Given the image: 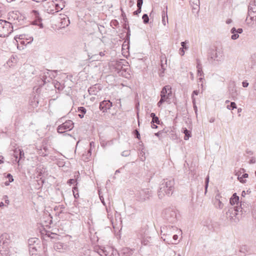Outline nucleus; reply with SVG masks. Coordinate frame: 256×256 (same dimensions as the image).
Wrapping results in <instances>:
<instances>
[{
    "label": "nucleus",
    "instance_id": "nucleus-1",
    "mask_svg": "<svg viewBox=\"0 0 256 256\" xmlns=\"http://www.w3.org/2000/svg\"><path fill=\"white\" fill-rule=\"evenodd\" d=\"M174 179L164 180L160 184L158 191V196L160 198H162L165 195L171 196L174 190Z\"/></svg>",
    "mask_w": 256,
    "mask_h": 256
},
{
    "label": "nucleus",
    "instance_id": "nucleus-2",
    "mask_svg": "<svg viewBox=\"0 0 256 256\" xmlns=\"http://www.w3.org/2000/svg\"><path fill=\"white\" fill-rule=\"evenodd\" d=\"M246 21L250 26L256 23V5L254 1L251 0L248 6V16Z\"/></svg>",
    "mask_w": 256,
    "mask_h": 256
},
{
    "label": "nucleus",
    "instance_id": "nucleus-3",
    "mask_svg": "<svg viewBox=\"0 0 256 256\" xmlns=\"http://www.w3.org/2000/svg\"><path fill=\"white\" fill-rule=\"evenodd\" d=\"M13 31L14 26L12 22L0 20V37H6Z\"/></svg>",
    "mask_w": 256,
    "mask_h": 256
},
{
    "label": "nucleus",
    "instance_id": "nucleus-4",
    "mask_svg": "<svg viewBox=\"0 0 256 256\" xmlns=\"http://www.w3.org/2000/svg\"><path fill=\"white\" fill-rule=\"evenodd\" d=\"M10 236L8 234H4L0 236V252H2V254L10 256L8 246L10 244Z\"/></svg>",
    "mask_w": 256,
    "mask_h": 256
},
{
    "label": "nucleus",
    "instance_id": "nucleus-5",
    "mask_svg": "<svg viewBox=\"0 0 256 256\" xmlns=\"http://www.w3.org/2000/svg\"><path fill=\"white\" fill-rule=\"evenodd\" d=\"M172 94L171 86L169 85L164 86L161 90L160 99L157 104L158 106L160 107L164 102L169 101L170 98L172 96Z\"/></svg>",
    "mask_w": 256,
    "mask_h": 256
},
{
    "label": "nucleus",
    "instance_id": "nucleus-6",
    "mask_svg": "<svg viewBox=\"0 0 256 256\" xmlns=\"http://www.w3.org/2000/svg\"><path fill=\"white\" fill-rule=\"evenodd\" d=\"M163 217L170 222L174 223L176 220V213L173 208H168L164 210Z\"/></svg>",
    "mask_w": 256,
    "mask_h": 256
},
{
    "label": "nucleus",
    "instance_id": "nucleus-7",
    "mask_svg": "<svg viewBox=\"0 0 256 256\" xmlns=\"http://www.w3.org/2000/svg\"><path fill=\"white\" fill-rule=\"evenodd\" d=\"M246 204L244 202H242L241 201L240 202V208H232L228 210V211L226 213V216L230 217V219H234V217L237 215V212L238 211V210L240 209L241 211L243 210L245 212H249L250 210L246 206Z\"/></svg>",
    "mask_w": 256,
    "mask_h": 256
},
{
    "label": "nucleus",
    "instance_id": "nucleus-8",
    "mask_svg": "<svg viewBox=\"0 0 256 256\" xmlns=\"http://www.w3.org/2000/svg\"><path fill=\"white\" fill-rule=\"evenodd\" d=\"M16 56L14 54H12L9 59L7 60L6 64L5 65L7 68H9L8 71V72L12 74V75H14L16 70Z\"/></svg>",
    "mask_w": 256,
    "mask_h": 256
},
{
    "label": "nucleus",
    "instance_id": "nucleus-9",
    "mask_svg": "<svg viewBox=\"0 0 256 256\" xmlns=\"http://www.w3.org/2000/svg\"><path fill=\"white\" fill-rule=\"evenodd\" d=\"M209 56L212 60L220 62L224 59V52L221 49L216 48L210 52Z\"/></svg>",
    "mask_w": 256,
    "mask_h": 256
},
{
    "label": "nucleus",
    "instance_id": "nucleus-10",
    "mask_svg": "<svg viewBox=\"0 0 256 256\" xmlns=\"http://www.w3.org/2000/svg\"><path fill=\"white\" fill-rule=\"evenodd\" d=\"M74 123L71 120H68L60 125L57 128V131L60 134H62L72 130L74 128Z\"/></svg>",
    "mask_w": 256,
    "mask_h": 256
},
{
    "label": "nucleus",
    "instance_id": "nucleus-11",
    "mask_svg": "<svg viewBox=\"0 0 256 256\" xmlns=\"http://www.w3.org/2000/svg\"><path fill=\"white\" fill-rule=\"evenodd\" d=\"M152 191L148 188L142 189L137 194V198L140 202H144L149 200L152 196Z\"/></svg>",
    "mask_w": 256,
    "mask_h": 256
},
{
    "label": "nucleus",
    "instance_id": "nucleus-12",
    "mask_svg": "<svg viewBox=\"0 0 256 256\" xmlns=\"http://www.w3.org/2000/svg\"><path fill=\"white\" fill-rule=\"evenodd\" d=\"M27 12L24 10H17V20L18 22V25L24 26L27 24Z\"/></svg>",
    "mask_w": 256,
    "mask_h": 256
},
{
    "label": "nucleus",
    "instance_id": "nucleus-13",
    "mask_svg": "<svg viewBox=\"0 0 256 256\" xmlns=\"http://www.w3.org/2000/svg\"><path fill=\"white\" fill-rule=\"evenodd\" d=\"M32 16L34 17L35 20L32 22V24L36 25L42 28L43 27L42 24L41 22L42 19L40 16L38 12L36 10L32 11Z\"/></svg>",
    "mask_w": 256,
    "mask_h": 256
},
{
    "label": "nucleus",
    "instance_id": "nucleus-14",
    "mask_svg": "<svg viewBox=\"0 0 256 256\" xmlns=\"http://www.w3.org/2000/svg\"><path fill=\"white\" fill-rule=\"evenodd\" d=\"M112 102L109 100H103L100 104V109L103 112H105L108 110L110 109L112 106Z\"/></svg>",
    "mask_w": 256,
    "mask_h": 256
},
{
    "label": "nucleus",
    "instance_id": "nucleus-15",
    "mask_svg": "<svg viewBox=\"0 0 256 256\" xmlns=\"http://www.w3.org/2000/svg\"><path fill=\"white\" fill-rule=\"evenodd\" d=\"M52 71H49L47 70L46 71L44 72L42 76V80L44 82V84H45L47 82H50L54 76H52Z\"/></svg>",
    "mask_w": 256,
    "mask_h": 256
},
{
    "label": "nucleus",
    "instance_id": "nucleus-16",
    "mask_svg": "<svg viewBox=\"0 0 256 256\" xmlns=\"http://www.w3.org/2000/svg\"><path fill=\"white\" fill-rule=\"evenodd\" d=\"M172 229L173 228V226H162L161 228H160V232H161V234L162 235V238H163L164 240V241H166L167 242H168V238H164V236H169L170 235V234H168V232H167V230L168 229Z\"/></svg>",
    "mask_w": 256,
    "mask_h": 256
},
{
    "label": "nucleus",
    "instance_id": "nucleus-17",
    "mask_svg": "<svg viewBox=\"0 0 256 256\" xmlns=\"http://www.w3.org/2000/svg\"><path fill=\"white\" fill-rule=\"evenodd\" d=\"M21 36H20L18 38L20 39V40L18 42L17 40V48L19 50H22L24 48L23 46H26L28 44H30L32 40V39H30L29 41H28V40H22V38H20Z\"/></svg>",
    "mask_w": 256,
    "mask_h": 256
},
{
    "label": "nucleus",
    "instance_id": "nucleus-18",
    "mask_svg": "<svg viewBox=\"0 0 256 256\" xmlns=\"http://www.w3.org/2000/svg\"><path fill=\"white\" fill-rule=\"evenodd\" d=\"M220 194H217L214 200V205L215 207L217 208L222 209L224 207V204L220 200Z\"/></svg>",
    "mask_w": 256,
    "mask_h": 256
},
{
    "label": "nucleus",
    "instance_id": "nucleus-19",
    "mask_svg": "<svg viewBox=\"0 0 256 256\" xmlns=\"http://www.w3.org/2000/svg\"><path fill=\"white\" fill-rule=\"evenodd\" d=\"M55 2V7L56 10H58V12L62 10L65 6V1L64 0H57V2Z\"/></svg>",
    "mask_w": 256,
    "mask_h": 256
},
{
    "label": "nucleus",
    "instance_id": "nucleus-20",
    "mask_svg": "<svg viewBox=\"0 0 256 256\" xmlns=\"http://www.w3.org/2000/svg\"><path fill=\"white\" fill-rule=\"evenodd\" d=\"M16 18V13L14 11H12L8 13V22H12V25L15 24V20Z\"/></svg>",
    "mask_w": 256,
    "mask_h": 256
},
{
    "label": "nucleus",
    "instance_id": "nucleus-21",
    "mask_svg": "<svg viewBox=\"0 0 256 256\" xmlns=\"http://www.w3.org/2000/svg\"><path fill=\"white\" fill-rule=\"evenodd\" d=\"M112 248L110 247L104 248V249H102L100 252V254L102 256H110Z\"/></svg>",
    "mask_w": 256,
    "mask_h": 256
},
{
    "label": "nucleus",
    "instance_id": "nucleus-22",
    "mask_svg": "<svg viewBox=\"0 0 256 256\" xmlns=\"http://www.w3.org/2000/svg\"><path fill=\"white\" fill-rule=\"evenodd\" d=\"M132 251L128 248H123L121 250L120 256H131Z\"/></svg>",
    "mask_w": 256,
    "mask_h": 256
},
{
    "label": "nucleus",
    "instance_id": "nucleus-23",
    "mask_svg": "<svg viewBox=\"0 0 256 256\" xmlns=\"http://www.w3.org/2000/svg\"><path fill=\"white\" fill-rule=\"evenodd\" d=\"M239 200V197L236 195V193L233 194L232 197L230 198V202L232 205L237 204Z\"/></svg>",
    "mask_w": 256,
    "mask_h": 256
},
{
    "label": "nucleus",
    "instance_id": "nucleus-24",
    "mask_svg": "<svg viewBox=\"0 0 256 256\" xmlns=\"http://www.w3.org/2000/svg\"><path fill=\"white\" fill-rule=\"evenodd\" d=\"M182 132L184 134V140H188L191 137V132L188 130L186 128H182Z\"/></svg>",
    "mask_w": 256,
    "mask_h": 256
},
{
    "label": "nucleus",
    "instance_id": "nucleus-25",
    "mask_svg": "<svg viewBox=\"0 0 256 256\" xmlns=\"http://www.w3.org/2000/svg\"><path fill=\"white\" fill-rule=\"evenodd\" d=\"M70 24V21L68 17H64L62 18L61 26L62 28L68 26Z\"/></svg>",
    "mask_w": 256,
    "mask_h": 256
},
{
    "label": "nucleus",
    "instance_id": "nucleus-26",
    "mask_svg": "<svg viewBox=\"0 0 256 256\" xmlns=\"http://www.w3.org/2000/svg\"><path fill=\"white\" fill-rule=\"evenodd\" d=\"M28 4L25 2L21 1L19 3V9L22 8V10L27 12L28 9Z\"/></svg>",
    "mask_w": 256,
    "mask_h": 256
},
{
    "label": "nucleus",
    "instance_id": "nucleus-27",
    "mask_svg": "<svg viewBox=\"0 0 256 256\" xmlns=\"http://www.w3.org/2000/svg\"><path fill=\"white\" fill-rule=\"evenodd\" d=\"M150 117L152 118L151 123H156V124H160V120L156 116V114L154 112L150 114Z\"/></svg>",
    "mask_w": 256,
    "mask_h": 256
},
{
    "label": "nucleus",
    "instance_id": "nucleus-28",
    "mask_svg": "<svg viewBox=\"0 0 256 256\" xmlns=\"http://www.w3.org/2000/svg\"><path fill=\"white\" fill-rule=\"evenodd\" d=\"M168 22V18L166 12L164 11L162 12V23L164 26L166 25V22Z\"/></svg>",
    "mask_w": 256,
    "mask_h": 256
},
{
    "label": "nucleus",
    "instance_id": "nucleus-29",
    "mask_svg": "<svg viewBox=\"0 0 256 256\" xmlns=\"http://www.w3.org/2000/svg\"><path fill=\"white\" fill-rule=\"evenodd\" d=\"M78 111L82 114H80L78 116L80 118L84 117V114L86 113V110L84 107H80L78 108Z\"/></svg>",
    "mask_w": 256,
    "mask_h": 256
},
{
    "label": "nucleus",
    "instance_id": "nucleus-30",
    "mask_svg": "<svg viewBox=\"0 0 256 256\" xmlns=\"http://www.w3.org/2000/svg\"><path fill=\"white\" fill-rule=\"evenodd\" d=\"M226 108L230 110H232L236 108V104L234 102H231L230 104H228L226 106Z\"/></svg>",
    "mask_w": 256,
    "mask_h": 256
},
{
    "label": "nucleus",
    "instance_id": "nucleus-31",
    "mask_svg": "<svg viewBox=\"0 0 256 256\" xmlns=\"http://www.w3.org/2000/svg\"><path fill=\"white\" fill-rule=\"evenodd\" d=\"M39 241L38 239L36 238H31L28 240V244L30 246H32L34 244L38 242Z\"/></svg>",
    "mask_w": 256,
    "mask_h": 256
},
{
    "label": "nucleus",
    "instance_id": "nucleus-32",
    "mask_svg": "<svg viewBox=\"0 0 256 256\" xmlns=\"http://www.w3.org/2000/svg\"><path fill=\"white\" fill-rule=\"evenodd\" d=\"M142 18L143 20V22L144 24H148L149 22V18L148 16V15L147 14H144L142 16Z\"/></svg>",
    "mask_w": 256,
    "mask_h": 256
},
{
    "label": "nucleus",
    "instance_id": "nucleus-33",
    "mask_svg": "<svg viewBox=\"0 0 256 256\" xmlns=\"http://www.w3.org/2000/svg\"><path fill=\"white\" fill-rule=\"evenodd\" d=\"M248 248L246 246H244L240 248V252H242L244 254H246V252H248Z\"/></svg>",
    "mask_w": 256,
    "mask_h": 256
},
{
    "label": "nucleus",
    "instance_id": "nucleus-34",
    "mask_svg": "<svg viewBox=\"0 0 256 256\" xmlns=\"http://www.w3.org/2000/svg\"><path fill=\"white\" fill-rule=\"evenodd\" d=\"M20 151V159L18 161H17V164L20 162V161H21L22 159V158L24 157V152L23 151L21 150H19Z\"/></svg>",
    "mask_w": 256,
    "mask_h": 256
},
{
    "label": "nucleus",
    "instance_id": "nucleus-35",
    "mask_svg": "<svg viewBox=\"0 0 256 256\" xmlns=\"http://www.w3.org/2000/svg\"><path fill=\"white\" fill-rule=\"evenodd\" d=\"M143 0H137V6L138 8L142 9Z\"/></svg>",
    "mask_w": 256,
    "mask_h": 256
},
{
    "label": "nucleus",
    "instance_id": "nucleus-36",
    "mask_svg": "<svg viewBox=\"0 0 256 256\" xmlns=\"http://www.w3.org/2000/svg\"><path fill=\"white\" fill-rule=\"evenodd\" d=\"M198 93H199V90H195L192 92V102H193L194 104L195 98H194L193 95L194 94L198 95Z\"/></svg>",
    "mask_w": 256,
    "mask_h": 256
},
{
    "label": "nucleus",
    "instance_id": "nucleus-37",
    "mask_svg": "<svg viewBox=\"0 0 256 256\" xmlns=\"http://www.w3.org/2000/svg\"><path fill=\"white\" fill-rule=\"evenodd\" d=\"M187 43L186 41H185V42H182L180 43V44L182 46V48H183L184 50H188V46H186V44Z\"/></svg>",
    "mask_w": 256,
    "mask_h": 256
},
{
    "label": "nucleus",
    "instance_id": "nucleus-38",
    "mask_svg": "<svg viewBox=\"0 0 256 256\" xmlns=\"http://www.w3.org/2000/svg\"><path fill=\"white\" fill-rule=\"evenodd\" d=\"M190 2L194 5L198 6L200 4L199 0H190Z\"/></svg>",
    "mask_w": 256,
    "mask_h": 256
},
{
    "label": "nucleus",
    "instance_id": "nucleus-39",
    "mask_svg": "<svg viewBox=\"0 0 256 256\" xmlns=\"http://www.w3.org/2000/svg\"><path fill=\"white\" fill-rule=\"evenodd\" d=\"M130 154V151L128 150H124L122 152V156H128Z\"/></svg>",
    "mask_w": 256,
    "mask_h": 256
},
{
    "label": "nucleus",
    "instance_id": "nucleus-40",
    "mask_svg": "<svg viewBox=\"0 0 256 256\" xmlns=\"http://www.w3.org/2000/svg\"><path fill=\"white\" fill-rule=\"evenodd\" d=\"M6 178L8 179V180H10V182L14 181L13 177L10 174H8L6 176Z\"/></svg>",
    "mask_w": 256,
    "mask_h": 256
},
{
    "label": "nucleus",
    "instance_id": "nucleus-41",
    "mask_svg": "<svg viewBox=\"0 0 256 256\" xmlns=\"http://www.w3.org/2000/svg\"><path fill=\"white\" fill-rule=\"evenodd\" d=\"M250 192H251V191L250 190H247L246 192V191L243 190L242 192V196L243 197H244L246 195V194H250Z\"/></svg>",
    "mask_w": 256,
    "mask_h": 256
},
{
    "label": "nucleus",
    "instance_id": "nucleus-42",
    "mask_svg": "<svg viewBox=\"0 0 256 256\" xmlns=\"http://www.w3.org/2000/svg\"><path fill=\"white\" fill-rule=\"evenodd\" d=\"M140 238L142 239V243L144 245H146L148 244V242H149L148 240H145L144 238V237H142V236H141Z\"/></svg>",
    "mask_w": 256,
    "mask_h": 256
},
{
    "label": "nucleus",
    "instance_id": "nucleus-43",
    "mask_svg": "<svg viewBox=\"0 0 256 256\" xmlns=\"http://www.w3.org/2000/svg\"><path fill=\"white\" fill-rule=\"evenodd\" d=\"M209 182V176H208L206 179V184H205V189L206 191L207 190V188L208 187V184Z\"/></svg>",
    "mask_w": 256,
    "mask_h": 256
},
{
    "label": "nucleus",
    "instance_id": "nucleus-44",
    "mask_svg": "<svg viewBox=\"0 0 256 256\" xmlns=\"http://www.w3.org/2000/svg\"><path fill=\"white\" fill-rule=\"evenodd\" d=\"M134 134L136 135V138H138V139H140V134L139 132H138V130H134Z\"/></svg>",
    "mask_w": 256,
    "mask_h": 256
},
{
    "label": "nucleus",
    "instance_id": "nucleus-45",
    "mask_svg": "<svg viewBox=\"0 0 256 256\" xmlns=\"http://www.w3.org/2000/svg\"><path fill=\"white\" fill-rule=\"evenodd\" d=\"M233 34L231 38L232 40H236L237 39L239 36L238 34Z\"/></svg>",
    "mask_w": 256,
    "mask_h": 256
},
{
    "label": "nucleus",
    "instance_id": "nucleus-46",
    "mask_svg": "<svg viewBox=\"0 0 256 256\" xmlns=\"http://www.w3.org/2000/svg\"><path fill=\"white\" fill-rule=\"evenodd\" d=\"M197 69L200 70L202 68V66L201 64H200V60H197V66H196Z\"/></svg>",
    "mask_w": 256,
    "mask_h": 256
},
{
    "label": "nucleus",
    "instance_id": "nucleus-47",
    "mask_svg": "<svg viewBox=\"0 0 256 256\" xmlns=\"http://www.w3.org/2000/svg\"><path fill=\"white\" fill-rule=\"evenodd\" d=\"M77 190V188L76 187H74L73 188V193H74V196L75 198H77L78 196V194H75V192L74 190Z\"/></svg>",
    "mask_w": 256,
    "mask_h": 256
},
{
    "label": "nucleus",
    "instance_id": "nucleus-48",
    "mask_svg": "<svg viewBox=\"0 0 256 256\" xmlns=\"http://www.w3.org/2000/svg\"><path fill=\"white\" fill-rule=\"evenodd\" d=\"M141 11H142V9L138 8V10H136L134 11L133 14L134 15H138V14L140 13Z\"/></svg>",
    "mask_w": 256,
    "mask_h": 256
},
{
    "label": "nucleus",
    "instance_id": "nucleus-49",
    "mask_svg": "<svg viewBox=\"0 0 256 256\" xmlns=\"http://www.w3.org/2000/svg\"><path fill=\"white\" fill-rule=\"evenodd\" d=\"M248 82L246 81H244L242 82V85L244 88H246L248 86Z\"/></svg>",
    "mask_w": 256,
    "mask_h": 256
},
{
    "label": "nucleus",
    "instance_id": "nucleus-50",
    "mask_svg": "<svg viewBox=\"0 0 256 256\" xmlns=\"http://www.w3.org/2000/svg\"><path fill=\"white\" fill-rule=\"evenodd\" d=\"M238 179L242 183H244L246 181V180L243 179L242 176L240 177L239 175L238 176Z\"/></svg>",
    "mask_w": 256,
    "mask_h": 256
},
{
    "label": "nucleus",
    "instance_id": "nucleus-51",
    "mask_svg": "<svg viewBox=\"0 0 256 256\" xmlns=\"http://www.w3.org/2000/svg\"><path fill=\"white\" fill-rule=\"evenodd\" d=\"M30 252H34V250H36V247H35V246H30ZM32 254H34V253H32Z\"/></svg>",
    "mask_w": 256,
    "mask_h": 256
},
{
    "label": "nucleus",
    "instance_id": "nucleus-52",
    "mask_svg": "<svg viewBox=\"0 0 256 256\" xmlns=\"http://www.w3.org/2000/svg\"><path fill=\"white\" fill-rule=\"evenodd\" d=\"M74 182H75V180L74 179H70L68 181V184L70 185L72 184H73Z\"/></svg>",
    "mask_w": 256,
    "mask_h": 256
},
{
    "label": "nucleus",
    "instance_id": "nucleus-53",
    "mask_svg": "<svg viewBox=\"0 0 256 256\" xmlns=\"http://www.w3.org/2000/svg\"><path fill=\"white\" fill-rule=\"evenodd\" d=\"M202 74H203V72L202 71V68L200 70L198 69V76H202Z\"/></svg>",
    "mask_w": 256,
    "mask_h": 256
},
{
    "label": "nucleus",
    "instance_id": "nucleus-54",
    "mask_svg": "<svg viewBox=\"0 0 256 256\" xmlns=\"http://www.w3.org/2000/svg\"><path fill=\"white\" fill-rule=\"evenodd\" d=\"M90 88L88 90V92L90 93V94H94L93 93L94 90V88Z\"/></svg>",
    "mask_w": 256,
    "mask_h": 256
},
{
    "label": "nucleus",
    "instance_id": "nucleus-55",
    "mask_svg": "<svg viewBox=\"0 0 256 256\" xmlns=\"http://www.w3.org/2000/svg\"><path fill=\"white\" fill-rule=\"evenodd\" d=\"M90 58H94V60H98L99 59V58L98 57V55L94 54Z\"/></svg>",
    "mask_w": 256,
    "mask_h": 256
},
{
    "label": "nucleus",
    "instance_id": "nucleus-56",
    "mask_svg": "<svg viewBox=\"0 0 256 256\" xmlns=\"http://www.w3.org/2000/svg\"><path fill=\"white\" fill-rule=\"evenodd\" d=\"M250 164H254L256 162V159L255 158H252L250 160Z\"/></svg>",
    "mask_w": 256,
    "mask_h": 256
},
{
    "label": "nucleus",
    "instance_id": "nucleus-57",
    "mask_svg": "<svg viewBox=\"0 0 256 256\" xmlns=\"http://www.w3.org/2000/svg\"><path fill=\"white\" fill-rule=\"evenodd\" d=\"M180 54H181V56H184V49L182 48H180Z\"/></svg>",
    "mask_w": 256,
    "mask_h": 256
},
{
    "label": "nucleus",
    "instance_id": "nucleus-58",
    "mask_svg": "<svg viewBox=\"0 0 256 256\" xmlns=\"http://www.w3.org/2000/svg\"><path fill=\"white\" fill-rule=\"evenodd\" d=\"M242 29L241 28H239L238 30H236V32L238 34H241L242 32Z\"/></svg>",
    "mask_w": 256,
    "mask_h": 256
},
{
    "label": "nucleus",
    "instance_id": "nucleus-59",
    "mask_svg": "<svg viewBox=\"0 0 256 256\" xmlns=\"http://www.w3.org/2000/svg\"><path fill=\"white\" fill-rule=\"evenodd\" d=\"M231 32L232 34H235V32H236V30L235 28H233L231 30Z\"/></svg>",
    "mask_w": 256,
    "mask_h": 256
},
{
    "label": "nucleus",
    "instance_id": "nucleus-60",
    "mask_svg": "<svg viewBox=\"0 0 256 256\" xmlns=\"http://www.w3.org/2000/svg\"><path fill=\"white\" fill-rule=\"evenodd\" d=\"M100 200L104 204V205H105V202H104V198L102 196H100Z\"/></svg>",
    "mask_w": 256,
    "mask_h": 256
},
{
    "label": "nucleus",
    "instance_id": "nucleus-61",
    "mask_svg": "<svg viewBox=\"0 0 256 256\" xmlns=\"http://www.w3.org/2000/svg\"><path fill=\"white\" fill-rule=\"evenodd\" d=\"M252 58V60H255L254 63L256 64V54H254Z\"/></svg>",
    "mask_w": 256,
    "mask_h": 256
},
{
    "label": "nucleus",
    "instance_id": "nucleus-62",
    "mask_svg": "<svg viewBox=\"0 0 256 256\" xmlns=\"http://www.w3.org/2000/svg\"><path fill=\"white\" fill-rule=\"evenodd\" d=\"M5 198H6V199L5 200V202L7 204H8L9 203V200L8 199V196H4Z\"/></svg>",
    "mask_w": 256,
    "mask_h": 256
},
{
    "label": "nucleus",
    "instance_id": "nucleus-63",
    "mask_svg": "<svg viewBox=\"0 0 256 256\" xmlns=\"http://www.w3.org/2000/svg\"><path fill=\"white\" fill-rule=\"evenodd\" d=\"M152 128H158V126L156 124H154V123H152Z\"/></svg>",
    "mask_w": 256,
    "mask_h": 256
},
{
    "label": "nucleus",
    "instance_id": "nucleus-64",
    "mask_svg": "<svg viewBox=\"0 0 256 256\" xmlns=\"http://www.w3.org/2000/svg\"><path fill=\"white\" fill-rule=\"evenodd\" d=\"M178 238V236L177 234H174V235L173 236V239L174 240H177Z\"/></svg>",
    "mask_w": 256,
    "mask_h": 256
}]
</instances>
